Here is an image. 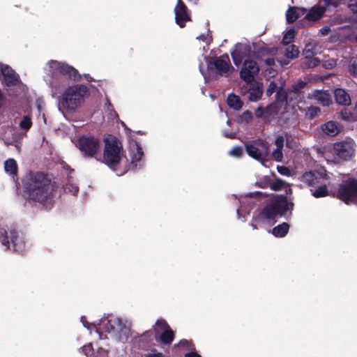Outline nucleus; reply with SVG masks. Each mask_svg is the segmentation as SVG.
I'll return each mask as SVG.
<instances>
[{"label":"nucleus","mask_w":357,"mask_h":357,"mask_svg":"<svg viewBox=\"0 0 357 357\" xmlns=\"http://www.w3.org/2000/svg\"><path fill=\"white\" fill-rule=\"evenodd\" d=\"M0 241L7 250H13L17 253H22L25 250L24 237L15 229L10 230L9 236L5 229H1Z\"/></svg>","instance_id":"nucleus-6"},{"label":"nucleus","mask_w":357,"mask_h":357,"mask_svg":"<svg viewBox=\"0 0 357 357\" xmlns=\"http://www.w3.org/2000/svg\"><path fill=\"white\" fill-rule=\"evenodd\" d=\"M281 107L278 105V103L274 102L266 107V116H274L277 115L281 109Z\"/></svg>","instance_id":"nucleus-34"},{"label":"nucleus","mask_w":357,"mask_h":357,"mask_svg":"<svg viewBox=\"0 0 357 357\" xmlns=\"http://www.w3.org/2000/svg\"><path fill=\"white\" fill-rule=\"evenodd\" d=\"M346 204H357V178H349L342 181L333 195Z\"/></svg>","instance_id":"nucleus-5"},{"label":"nucleus","mask_w":357,"mask_h":357,"mask_svg":"<svg viewBox=\"0 0 357 357\" xmlns=\"http://www.w3.org/2000/svg\"><path fill=\"white\" fill-rule=\"evenodd\" d=\"M285 187H289L287 183L280 178L275 179L273 182L270 183V188L274 191H279Z\"/></svg>","instance_id":"nucleus-33"},{"label":"nucleus","mask_w":357,"mask_h":357,"mask_svg":"<svg viewBox=\"0 0 357 357\" xmlns=\"http://www.w3.org/2000/svg\"><path fill=\"white\" fill-rule=\"evenodd\" d=\"M230 155L236 157L240 158L243 154V150L241 146H234L229 152Z\"/></svg>","instance_id":"nucleus-44"},{"label":"nucleus","mask_w":357,"mask_h":357,"mask_svg":"<svg viewBox=\"0 0 357 357\" xmlns=\"http://www.w3.org/2000/svg\"><path fill=\"white\" fill-rule=\"evenodd\" d=\"M275 103H278L281 107H282L287 102V94L286 92L279 90L276 93V100Z\"/></svg>","instance_id":"nucleus-35"},{"label":"nucleus","mask_w":357,"mask_h":357,"mask_svg":"<svg viewBox=\"0 0 357 357\" xmlns=\"http://www.w3.org/2000/svg\"><path fill=\"white\" fill-rule=\"evenodd\" d=\"M225 136L230 139H234L235 137V134H234V133L227 134V135H225Z\"/></svg>","instance_id":"nucleus-63"},{"label":"nucleus","mask_w":357,"mask_h":357,"mask_svg":"<svg viewBox=\"0 0 357 357\" xmlns=\"http://www.w3.org/2000/svg\"><path fill=\"white\" fill-rule=\"evenodd\" d=\"M144 155V152L142 150V148L140 146L139 144H136V151L132 153L131 155V162L130 165L136 168L138 165L141 166V161L142 158Z\"/></svg>","instance_id":"nucleus-24"},{"label":"nucleus","mask_w":357,"mask_h":357,"mask_svg":"<svg viewBox=\"0 0 357 357\" xmlns=\"http://www.w3.org/2000/svg\"><path fill=\"white\" fill-rule=\"evenodd\" d=\"M144 357H165V356L162 353L158 352V353L146 354Z\"/></svg>","instance_id":"nucleus-58"},{"label":"nucleus","mask_w":357,"mask_h":357,"mask_svg":"<svg viewBox=\"0 0 357 357\" xmlns=\"http://www.w3.org/2000/svg\"><path fill=\"white\" fill-rule=\"evenodd\" d=\"M73 194L74 195L76 194L77 192H78L79 188L77 186L73 187Z\"/></svg>","instance_id":"nucleus-64"},{"label":"nucleus","mask_w":357,"mask_h":357,"mask_svg":"<svg viewBox=\"0 0 357 357\" xmlns=\"http://www.w3.org/2000/svg\"><path fill=\"white\" fill-rule=\"evenodd\" d=\"M301 181L308 186L315 187L321 183V177L316 172L309 171L305 172L301 176Z\"/></svg>","instance_id":"nucleus-18"},{"label":"nucleus","mask_w":357,"mask_h":357,"mask_svg":"<svg viewBox=\"0 0 357 357\" xmlns=\"http://www.w3.org/2000/svg\"><path fill=\"white\" fill-rule=\"evenodd\" d=\"M275 144L279 149H282L284 146V137L282 136H278L275 142Z\"/></svg>","instance_id":"nucleus-50"},{"label":"nucleus","mask_w":357,"mask_h":357,"mask_svg":"<svg viewBox=\"0 0 357 357\" xmlns=\"http://www.w3.org/2000/svg\"><path fill=\"white\" fill-rule=\"evenodd\" d=\"M170 328V326L166 321V320L160 319L155 321V326H153V332L155 335V339L158 341V335L165 330Z\"/></svg>","instance_id":"nucleus-25"},{"label":"nucleus","mask_w":357,"mask_h":357,"mask_svg":"<svg viewBox=\"0 0 357 357\" xmlns=\"http://www.w3.org/2000/svg\"><path fill=\"white\" fill-rule=\"evenodd\" d=\"M4 169L6 173H8L10 175L12 176L13 179L15 182H17L19 180L17 172H18V167L17 162L13 159L9 158L6 160L4 162Z\"/></svg>","instance_id":"nucleus-19"},{"label":"nucleus","mask_w":357,"mask_h":357,"mask_svg":"<svg viewBox=\"0 0 357 357\" xmlns=\"http://www.w3.org/2000/svg\"><path fill=\"white\" fill-rule=\"evenodd\" d=\"M174 14L175 22L181 28L185 27L187 22L192 21L190 10L183 0H177Z\"/></svg>","instance_id":"nucleus-13"},{"label":"nucleus","mask_w":357,"mask_h":357,"mask_svg":"<svg viewBox=\"0 0 357 357\" xmlns=\"http://www.w3.org/2000/svg\"><path fill=\"white\" fill-rule=\"evenodd\" d=\"M273 52V49L262 47L258 48L257 50L254 52L253 56L257 59L262 61L264 59V57L272 55Z\"/></svg>","instance_id":"nucleus-29"},{"label":"nucleus","mask_w":357,"mask_h":357,"mask_svg":"<svg viewBox=\"0 0 357 357\" xmlns=\"http://www.w3.org/2000/svg\"><path fill=\"white\" fill-rule=\"evenodd\" d=\"M278 172L282 175L289 176L290 171L288 167L285 166H279L278 167Z\"/></svg>","instance_id":"nucleus-51"},{"label":"nucleus","mask_w":357,"mask_h":357,"mask_svg":"<svg viewBox=\"0 0 357 357\" xmlns=\"http://www.w3.org/2000/svg\"><path fill=\"white\" fill-rule=\"evenodd\" d=\"M207 68L209 73H215V77L225 75L231 66L229 57L227 54L220 56H207L205 58Z\"/></svg>","instance_id":"nucleus-8"},{"label":"nucleus","mask_w":357,"mask_h":357,"mask_svg":"<svg viewBox=\"0 0 357 357\" xmlns=\"http://www.w3.org/2000/svg\"><path fill=\"white\" fill-rule=\"evenodd\" d=\"M306 86V82L302 79H298L291 86V91L294 93H299Z\"/></svg>","instance_id":"nucleus-42"},{"label":"nucleus","mask_w":357,"mask_h":357,"mask_svg":"<svg viewBox=\"0 0 357 357\" xmlns=\"http://www.w3.org/2000/svg\"><path fill=\"white\" fill-rule=\"evenodd\" d=\"M296 33L294 29H290L289 30H288L283 36L282 40V44L285 45H289L296 37Z\"/></svg>","instance_id":"nucleus-36"},{"label":"nucleus","mask_w":357,"mask_h":357,"mask_svg":"<svg viewBox=\"0 0 357 357\" xmlns=\"http://www.w3.org/2000/svg\"><path fill=\"white\" fill-rule=\"evenodd\" d=\"M252 119V114L249 110L245 111L241 115V119L246 122H249Z\"/></svg>","instance_id":"nucleus-49"},{"label":"nucleus","mask_w":357,"mask_h":357,"mask_svg":"<svg viewBox=\"0 0 357 357\" xmlns=\"http://www.w3.org/2000/svg\"><path fill=\"white\" fill-rule=\"evenodd\" d=\"M262 61H264L266 65L268 66H273L275 64V61L273 57L265 58Z\"/></svg>","instance_id":"nucleus-52"},{"label":"nucleus","mask_w":357,"mask_h":357,"mask_svg":"<svg viewBox=\"0 0 357 357\" xmlns=\"http://www.w3.org/2000/svg\"><path fill=\"white\" fill-rule=\"evenodd\" d=\"M289 229V225L287 222H283L278 226L275 227L272 229V234L278 238L284 237L288 233Z\"/></svg>","instance_id":"nucleus-27"},{"label":"nucleus","mask_w":357,"mask_h":357,"mask_svg":"<svg viewBox=\"0 0 357 357\" xmlns=\"http://www.w3.org/2000/svg\"><path fill=\"white\" fill-rule=\"evenodd\" d=\"M89 344L84 345L79 349V351L83 353L86 357H89Z\"/></svg>","instance_id":"nucleus-55"},{"label":"nucleus","mask_w":357,"mask_h":357,"mask_svg":"<svg viewBox=\"0 0 357 357\" xmlns=\"http://www.w3.org/2000/svg\"><path fill=\"white\" fill-rule=\"evenodd\" d=\"M289 210V203L286 195L277 196L272 199L261 211L259 218L261 220H274L284 215Z\"/></svg>","instance_id":"nucleus-4"},{"label":"nucleus","mask_w":357,"mask_h":357,"mask_svg":"<svg viewBox=\"0 0 357 357\" xmlns=\"http://www.w3.org/2000/svg\"><path fill=\"white\" fill-rule=\"evenodd\" d=\"M105 143L102 162L111 169L121 176L127 172L128 169H120V165L125 156L123 144L121 140L116 136L110 134L104 135Z\"/></svg>","instance_id":"nucleus-2"},{"label":"nucleus","mask_w":357,"mask_h":357,"mask_svg":"<svg viewBox=\"0 0 357 357\" xmlns=\"http://www.w3.org/2000/svg\"><path fill=\"white\" fill-rule=\"evenodd\" d=\"M323 131L330 136H335L338 134L339 130L334 121H328L322 126Z\"/></svg>","instance_id":"nucleus-28"},{"label":"nucleus","mask_w":357,"mask_h":357,"mask_svg":"<svg viewBox=\"0 0 357 357\" xmlns=\"http://www.w3.org/2000/svg\"><path fill=\"white\" fill-rule=\"evenodd\" d=\"M325 6L315 5L312 6L305 16V19L309 22H315L320 20L326 10V6H333L337 7L339 2L337 0H324Z\"/></svg>","instance_id":"nucleus-12"},{"label":"nucleus","mask_w":357,"mask_h":357,"mask_svg":"<svg viewBox=\"0 0 357 357\" xmlns=\"http://www.w3.org/2000/svg\"><path fill=\"white\" fill-rule=\"evenodd\" d=\"M313 96L323 106H329L332 103L331 96L327 91L315 90Z\"/></svg>","instance_id":"nucleus-21"},{"label":"nucleus","mask_w":357,"mask_h":357,"mask_svg":"<svg viewBox=\"0 0 357 357\" xmlns=\"http://www.w3.org/2000/svg\"><path fill=\"white\" fill-rule=\"evenodd\" d=\"M123 328L121 320L114 316L103 317L98 324L91 323V331L94 329L100 339L106 337L104 333H120Z\"/></svg>","instance_id":"nucleus-7"},{"label":"nucleus","mask_w":357,"mask_h":357,"mask_svg":"<svg viewBox=\"0 0 357 357\" xmlns=\"http://www.w3.org/2000/svg\"><path fill=\"white\" fill-rule=\"evenodd\" d=\"M328 31H329V29L327 28V27H324V28H321L320 29V32L321 33V34L323 35H326L328 33Z\"/></svg>","instance_id":"nucleus-60"},{"label":"nucleus","mask_w":357,"mask_h":357,"mask_svg":"<svg viewBox=\"0 0 357 357\" xmlns=\"http://www.w3.org/2000/svg\"><path fill=\"white\" fill-rule=\"evenodd\" d=\"M95 357H108V351L100 349L98 351V354Z\"/></svg>","instance_id":"nucleus-54"},{"label":"nucleus","mask_w":357,"mask_h":357,"mask_svg":"<svg viewBox=\"0 0 357 357\" xmlns=\"http://www.w3.org/2000/svg\"><path fill=\"white\" fill-rule=\"evenodd\" d=\"M184 357H202V356L196 351H191L185 354Z\"/></svg>","instance_id":"nucleus-57"},{"label":"nucleus","mask_w":357,"mask_h":357,"mask_svg":"<svg viewBox=\"0 0 357 357\" xmlns=\"http://www.w3.org/2000/svg\"><path fill=\"white\" fill-rule=\"evenodd\" d=\"M246 85L245 89H248V99L250 101L256 102L261 98L263 94L262 83L255 81Z\"/></svg>","instance_id":"nucleus-16"},{"label":"nucleus","mask_w":357,"mask_h":357,"mask_svg":"<svg viewBox=\"0 0 357 357\" xmlns=\"http://www.w3.org/2000/svg\"><path fill=\"white\" fill-rule=\"evenodd\" d=\"M24 194L29 203L50 210L54 205V183L42 172L29 171L22 179Z\"/></svg>","instance_id":"nucleus-1"},{"label":"nucleus","mask_w":357,"mask_h":357,"mask_svg":"<svg viewBox=\"0 0 357 357\" xmlns=\"http://www.w3.org/2000/svg\"><path fill=\"white\" fill-rule=\"evenodd\" d=\"M340 115L341 116V119L344 121L349 122L356 121V118L354 115L353 112L347 108L342 109L340 111Z\"/></svg>","instance_id":"nucleus-32"},{"label":"nucleus","mask_w":357,"mask_h":357,"mask_svg":"<svg viewBox=\"0 0 357 357\" xmlns=\"http://www.w3.org/2000/svg\"><path fill=\"white\" fill-rule=\"evenodd\" d=\"M299 50L298 47L295 45H291L286 48L285 56L289 59H295L298 56Z\"/></svg>","instance_id":"nucleus-31"},{"label":"nucleus","mask_w":357,"mask_h":357,"mask_svg":"<svg viewBox=\"0 0 357 357\" xmlns=\"http://www.w3.org/2000/svg\"><path fill=\"white\" fill-rule=\"evenodd\" d=\"M278 85L275 82H271L266 91L267 96H271L277 89Z\"/></svg>","instance_id":"nucleus-45"},{"label":"nucleus","mask_w":357,"mask_h":357,"mask_svg":"<svg viewBox=\"0 0 357 357\" xmlns=\"http://www.w3.org/2000/svg\"><path fill=\"white\" fill-rule=\"evenodd\" d=\"M334 96L337 104L342 105H349L351 104L350 96L344 89L341 88L335 89Z\"/></svg>","instance_id":"nucleus-20"},{"label":"nucleus","mask_w":357,"mask_h":357,"mask_svg":"<svg viewBox=\"0 0 357 357\" xmlns=\"http://www.w3.org/2000/svg\"><path fill=\"white\" fill-rule=\"evenodd\" d=\"M50 67L57 70L61 75L67 76L74 81H79L81 75L79 72L73 66L57 61H51Z\"/></svg>","instance_id":"nucleus-14"},{"label":"nucleus","mask_w":357,"mask_h":357,"mask_svg":"<svg viewBox=\"0 0 357 357\" xmlns=\"http://www.w3.org/2000/svg\"><path fill=\"white\" fill-rule=\"evenodd\" d=\"M234 63L238 66H239L243 60V54L238 50H234L231 53Z\"/></svg>","instance_id":"nucleus-41"},{"label":"nucleus","mask_w":357,"mask_h":357,"mask_svg":"<svg viewBox=\"0 0 357 357\" xmlns=\"http://www.w3.org/2000/svg\"><path fill=\"white\" fill-rule=\"evenodd\" d=\"M255 115L257 118H262L266 115V107H259L255 110Z\"/></svg>","instance_id":"nucleus-48"},{"label":"nucleus","mask_w":357,"mask_h":357,"mask_svg":"<svg viewBox=\"0 0 357 357\" xmlns=\"http://www.w3.org/2000/svg\"><path fill=\"white\" fill-rule=\"evenodd\" d=\"M321 109L319 107L317 106H310L307 108L305 112V116L309 119H313L318 115Z\"/></svg>","instance_id":"nucleus-38"},{"label":"nucleus","mask_w":357,"mask_h":357,"mask_svg":"<svg viewBox=\"0 0 357 357\" xmlns=\"http://www.w3.org/2000/svg\"><path fill=\"white\" fill-rule=\"evenodd\" d=\"M178 346L181 347L187 348L188 349H192V347H194V345L191 341H189L185 339H183V340H180V342H178ZM193 349H195L194 347H193Z\"/></svg>","instance_id":"nucleus-47"},{"label":"nucleus","mask_w":357,"mask_h":357,"mask_svg":"<svg viewBox=\"0 0 357 357\" xmlns=\"http://www.w3.org/2000/svg\"><path fill=\"white\" fill-rule=\"evenodd\" d=\"M315 52H314V47L312 44L308 43L305 45L304 50H303V54L306 59H312Z\"/></svg>","instance_id":"nucleus-40"},{"label":"nucleus","mask_w":357,"mask_h":357,"mask_svg":"<svg viewBox=\"0 0 357 357\" xmlns=\"http://www.w3.org/2000/svg\"><path fill=\"white\" fill-rule=\"evenodd\" d=\"M100 148V141L91 137V158L96 157V154Z\"/></svg>","instance_id":"nucleus-39"},{"label":"nucleus","mask_w":357,"mask_h":357,"mask_svg":"<svg viewBox=\"0 0 357 357\" xmlns=\"http://www.w3.org/2000/svg\"><path fill=\"white\" fill-rule=\"evenodd\" d=\"M273 158L278 161L281 162L282 160L283 154H282V149H276L273 151Z\"/></svg>","instance_id":"nucleus-46"},{"label":"nucleus","mask_w":357,"mask_h":357,"mask_svg":"<svg viewBox=\"0 0 357 357\" xmlns=\"http://www.w3.org/2000/svg\"><path fill=\"white\" fill-rule=\"evenodd\" d=\"M257 184L260 188H266V184L265 183L261 182V181L257 182Z\"/></svg>","instance_id":"nucleus-61"},{"label":"nucleus","mask_w":357,"mask_h":357,"mask_svg":"<svg viewBox=\"0 0 357 357\" xmlns=\"http://www.w3.org/2000/svg\"><path fill=\"white\" fill-rule=\"evenodd\" d=\"M31 118L28 115L24 116L20 122V128L24 130H29L31 128Z\"/></svg>","instance_id":"nucleus-37"},{"label":"nucleus","mask_w":357,"mask_h":357,"mask_svg":"<svg viewBox=\"0 0 357 357\" xmlns=\"http://www.w3.org/2000/svg\"><path fill=\"white\" fill-rule=\"evenodd\" d=\"M3 82L8 87L16 86L21 82L18 74L8 65H1Z\"/></svg>","instance_id":"nucleus-15"},{"label":"nucleus","mask_w":357,"mask_h":357,"mask_svg":"<svg viewBox=\"0 0 357 357\" xmlns=\"http://www.w3.org/2000/svg\"><path fill=\"white\" fill-rule=\"evenodd\" d=\"M81 322L82 323L83 326L86 328L87 329H89V323L87 321V318L85 316H82L81 317Z\"/></svg>","instance_id":"nucleus-56"},{"label":"nucleus","mask_w":357,"mask_h":357,"mask_svg":"<svg viewBox=\"0 0 357 357\" xmlns=\"http://www.w3.org/2000/svg\"><path fill=\"white\" fill-rule=\"evenodd\" d=\"M354 141L352 139L347 138L344 140L335 142L333 144V151L335 154L342 160H349L354 155Z\"/></svg>","instance_id":"nucleus-10"},{"label":"nucleus","mask_w":357,"mask_h":357,"mask_svg":"<svg viewBox=\"0 0 357 357\" xmlns=\"http://www.w3.org/2000/svg\"><path fill=\"white\" fill-rule=\"evenodd\" d=\"M227 101L228 106L235 110H239L243 105L239 96L233 93L228 96Z\"/></svg>","instance_id":"nucleus-26"},{"label":"nucleus","mask_w":357,"mask_h":357,"mask_svg":"<svg viewBox=\"0 0 357 357\" xmlns=\"http://www.w3.org/2000/svg\"><path fill=\"white\" fill-rule=\"evenodd\" d=\"M311 60L309 61L308 67H316L319 63L320 60L318 58H312Z\"/></svg>","instance_id":"nucleus-53"},{"label":"nucleus","mask_w":357,"mask_h":357,"mask_svg":"<svg viewBox=\"0 0 357 357\" xmlns=\"http://www.w3.org/2000/svg\"><path fill=\"white\" fill-rule=\"evenodd\" d=\"M312 195L315 198L325 197L329 195L328 190L326 185H321L314 190H311Z\"/></svg>","instance_id":"nucleus-30"},{"label":"nucleus","mask_w":357,"mask_h":357,"mask_svg":"<svg viewBox=\"0 0 357 357\" xmlns=\"http://www.w3.org/2000/svg\"><path fill=\"white\" fill-rule=\"evenodd\" d=\"M3 99V94L1 92V91L0 90V107L2 105Z\"/></svg>","instance_id":"nucleus-62"},{"label":"nucleus","mask_w":357,"mask_h":357,"mask_svg":"<svg viewBox=\"0 0 357 357\" xmlns=\"http://www.w3.org/2000/svg\"><path fill=\"white\" fill-rule=\"evenodd\" d=\"M247 153L251 158L263 161L268 153V146L264 140L258 139L245 144Z\"/></svg>","instance_id":"nucleus-9"},{"label":"nucleus","mask_w":357,"mask_h":357,"mask_svg":"<svg viewBox=\"0 0 357 357\" xmlns=\"http://www.w3.org/2000/svg\"><path fill=\"white\" fill-rule=\"evenodd\" d=\"M86 92L87 87L84 85L69 86L62 94L59 101L60 105L68 112L75 111L84 102V97Z\"/></svg>","instance_id":"nucleus-3"},{"label":"nucleus","mask_w":357,"mask_h":357,"mask_svg":"<svg viewBox=\"0 0 357 357\" xmlns=\"http://www.w3.org/2000/svg\"><path fill=\"white\" fill-rule=\"evenodd\" d=\"M259 72V67L257 62L253 60L247 59L243 63L240 70V77L246 84L255 82V76Z\"/></svg>","instance_id":"nucleus-11"},{"label":"nucleus","mask_w":357,"mask_h":357,"mask_svg":"<svg viewBox=\"0 0 357 357\" xmlns=\"http://www.w3.org/2000/svg\"><path fill=\"white\" fill-rule=\"evenodd\" d=\"M105 105L107 106V108H108L109 110V109L113 110V106H112V103L110 102L109 100L107 98H106Z\"/></svg>","instance_id":"nucleus-59"},{"label":"nucleus","mask_w":357,"mask_h":357,"mask_svg":"<svg viewBox=\"0 0 357 357\" xmlns=\"http://www.w3.org/2000/svg\"><path fill=\"white\" fill-rule=\"evenodd\" d=\"M307 9L305 8H296L295 6L289 7L286 13L287 22L289 24L296 22L301 15L306 13Z\"/></svg>","instance_id":"nucleus-17"},{"label":"nucleus","mask_w":357,"mask_h":357,"mask_svg":"<svg viewBox=\"0 0 357 357\" xmlns=\"http://www.w3.org/2000/svg\"><path fill=\"white\" fill-rule=\"evenodd\" d=\"M75 144L84 156H89V137H79Z\"/></svg>","instance_id":"nucleus-22"},{"label":"nucleus","mask_w":357,"mask_h":357,"mask_svg":"<svg viewBox=\"0 0 357 357\" xmlns=\"http://www.w3.org/2000/svg\"><path fill=\"white\" fill-rule=\"evenodd\" d=\"M348 71L352 77L357 78V62L356 61L350 63L348 66Z\"/></svg>","instance_id":"nucleus-43"},{"label":"nucleus","mask_w":357,"mask_h":357,"mask_svg":"<svg viewBox=\"0 0 357 357\" xmlns=\"http://www.w3.org/2000/svg\"><path fill=\"white\" fill-rule=\"evenodd\" d=\"M174 339V332L170 328L169 329L165 330L161 333L158 335V341L161 342L162 344L165 345H169L172 343Z\"/></svg>","instance_id":"nucleus-23"}]
</instances>
